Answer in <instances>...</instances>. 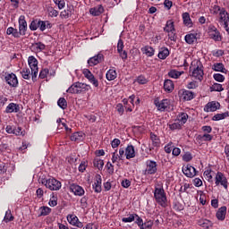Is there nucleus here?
<instances>
[{"label":"nucleus","mask_w":229,"mask_h":229,"mask_svg":"<svg viewBox=\"0 0 229 229\" xmlns=\"http://www.w3.org/2000/svg\"><path fill=\"white\" fill-rule=\"evenodd\" d=\"M90 85L85 84L83 82H74L67 90L69 94H83L90 90Z\"/></svg>","instance_id":"f257e3e1"},{"label":"nucleus","mask_w":229,"mask_h":229,"mask_svg":"<svg viewBox=\"0 0 229 229\" xmlns=\"http://www.w3.org/2000/svg\"><path fill=\"white\" fill-rule=\"evenodd\" d=\"M154 198L158 205L164 208L167 207V196L165 195L164 187H155Z\"/></svg>","instance_id":"f03ea898"},{"label":"nucleus","mask_w":229,"mask_h":229,"mask_svg":"<svg viewBox=\"0 0 229 229\" xmlns=\"http://www.w3.org/2000/svg\"><path fill=\"white\" fill-rule=\"evenodd\" d=\"M28 64L31 70L32 81L35 82L37 81V74H38V61L35 56L30 55L29 56Z\"/></svg>","instance_id":"7ed1b4c3"},{"label":"nucleus","mask_w":229,"mask_h":229,"mask_svg":"<svg viewBox=\"0 0 229 229\" xmlns=\"http://www.w3.org/2000/svg\"><path fill=\"white\" fill-rule=\"evenodd\" d=\"M43 185L49 191H60L62 189V182L55 178H49L42 181Z\"/></svg>","instance_id":"20e7f679"},{"label":"nucleus","mask_w":229,"mask_h":229,"mask_svg":"<svg viewBox=\"0 0 229 229\" xmlns=\"http://www.w3.org/2000/svg\"><path fill=\"white\" fill-rule=\"evenodd\" d=\"M205 72H203V66L197 64L196 68L193 69L191 76L195 78V80H199V81H203V76Z\"/></svg>","instance_id":"39448f33"},{"label":"nucleus","mask_w":229,"mask_h":229,"mask_svg":"<svg viewBox=\"0 0 229 229\" xmlns=\"http://www.w3.org/2000/svg\"><path fill=\"white\" fill-rule=\"evenodd\" d=\"M208 35L210 38L215 40V42H221V34L215 26H210L208 28Z\"/></svg>","instance_id":"423d86ee"},{"label":"nucleus","mask_w":229,"mask_h":229,"mask_svg":"<svg viewBox=\"0 0 229 229\" xmlns=\"http://www.w3.org/2000/svg\"><path fill=\"white\" fill-rule=\"evenodd\" d=\"M83 74L87 80H89V83H92L95 87H99V81L94 74H92V72H90L89 69L83 70Z\"/></svg>","instance_id":"0eeeda50"},{"label":"nucleus","mask_w":229,"mask_h":229,"mask_svg":"<svg viewBox=\"0 0 229 229\" xmlns=\"http://www.w3.org/2000/svg\"><path fill=\"white\" fill-rule=\"evenodd\" d=\"M154 105L157 106V110L160 112H165V110L171 105V100L167 98L163 99L161 102L155 100Z\"/></svg>","instance_id":"6e6552de"},{"label":"nucleus","mask_w":229,"mask_h":229,"mask_svg":"<svg viewBox=\"0 0 229 229\" xmlns=\"http://www.w3.org/2000/svg\"><path fill=\"white\" fill-rule=\"evenodd\" d=\"M19 30L22 36L26 35V31H28V22L25 15H21L19 18Z\"/></svg>","instance_id":"1a4fd4ad"},{"label":"nucleus","mask_w":229,"mask_h":229,"mask_svg":"<svg viewBox=\"0 0 229 229\" xmlns=\"http://www.w3.org/2000/svg\"><path fill=\"white\" fill-rule=\"evenodd\" d=\"M67 221L72 226H76L77 228H83V223L80 222V219L78 216H76V215H68Z\"/></svg>","instance_id":"9d476101"},{"label":"nucleus","mask_w":229,"mask_h":229,"mask_svg":"<svg viewBox=\"0 0 229 229\" xmlns=\"http://www.w3.org/2000/svg\"><path fill=\"white\" fill-rule=\"evenodd\" d=\"M5 81L10 85V87L16 88L19 85V80H17V75L14 73H9L5 76Z\"/></svg>","instance_id":"9b49d317"},{"label":"nucleus","mask_w":229,"mask_h":229,"mask_svg":"<svg viewBox=\"0 0 229 229\" xmlns=\"http://www.w3.org/2000/svg\"><path fill=\"white\" fill-rule=\"evenodd\" d=\"M146 165H147V168H146L145 172L147 173V174H155V173H157V162L152 161V160H148L146 162Z\"/></svg>","instance_id":"f8f14e48"},{"label":"nucleus","mask_w":229,"mask_h":229,"mask_svg":"<svg viewBox=\"0 0 229 229\" xmlns=\"http://www.w3.org/2000/svg\"><path fill=\"white\" fill-rule=\"evenodd\" d=\"M223 185L225 189H228V182L226 181V177L223 175V173L218 172L216 175V185Z\"/></svg>","instance_id":"ddd939ff"},{"label":"nucleus","mask_w":229,"mask_h":229,"mask_svg":"<svg viewBox=\"0 0 229 229\" xmlns=\"http://www.w3.org/2000/svg\"><path fill=\"white\" fill-rule=\"evenodd\" d=\"M182 173L187 176V178H194V175L196 174V168L191 165H187L182 167Z\"/></svg>","instance_id":"4468645a"},{"label":"nucleus","mask_w":229,"mask_h":229,"mask_svg":"<svg viewBox=\"0 0 229 229\" xmlns=\"http://www.w3.org/2000/svg\"><path fill=\"white\" fill-rule=\"evenodd\" d=\"M104 56L103 54H98L97 55H94L93 57L89 58L88 60L89 65L90 67H94V65H98V64H101L103 62Z\"/></svg>","instance_id":"2eb2a0df"},{"label":"nucleus","mask_w":229,"mask_h":229,"mask_svg":"<svg viewBox=\"0 0 229 229\" xmlns=\"http://www.w3.org/2000/svg\"><path fill=\"white\" fill-rule=\"evenodd\" d=\"M70 190L75 196H83L85 194V190H83V187L78 185V184H71L70 185Z\"/></svg>","instance_id":"dca6fc26"},{"label":"nucleus","mask_w":229,"mask_h":229,"mask_svg":"<svg viewBox=\"0 0 229 229\" xmlns=\"http://www.w3.org/2000/svg\"><path fill=\"white\" fill-rule=\"evenodd\" d=\"M219 108H221V104H219V102H208L204 110L206 112H216V110H219Z\"/></svg>","instance_id":"f3484780"},{"label":"nucleus","mask_w":229,"mask_h":229,"mask_svg":"<svg viewBox=\"0 0 229 229\" xmlns=\"http://www.w3.org/2000/svg\"><path fill=\"white\" fill-rule=\"evenodd\" d=\"M20 110L21 106L18 104L10 103L5 109V112L6 114H13V112L17 114V112H20Z\"/></svg>","instance_id":"a211bd4d"},{"label":"nucleus","mask_w":229,"mask_h":229,"mask_svg":"<svg viewBox=\"0 0 229 229\" xmlns=\"http://www.w3.org/2000/svg\"><path fill=\"white\" fill-rule=\"evenodd\" d=\"M125 157L127 160H130V158H135V148L133 145H129L125 148Z\"/></svg>","instance_id":"6ab92c4d"},{"label":"nucleus","mask_w":229,"mask_h":229,"mask_svg":"<svg viewBox=\"0 0 229 229\" xmlns=\"http://www.w3.org/2000/svg\"><path fill=\"white\" fill-rule=\"evenodd\" d=\"M103 12H105V8H103V5H98L89 10V13L94 17H99V15H101Z\"/></svg>","instance_id":"aec40b11"},{"label":"nucleus","mask_w":229,"mask_h":229,"mask_svg":"<svg viewBox=\"0 0 229 229\" xmlns=\"http://www.w3.org/2000/svg\"><path fill=\"white\" fill-rule=\"evenodd\" d=\"M38 28L40 31H46V29L51 30V28H53V25L51 24V22H49V21L38 20Z\"/></svg>","instance_id":"412c9836"},{"label":"nucleus","mask_w":229,"mask_h":229,"mask_svg":"<svg viewBox=\"0 0 229 229\" xmlns=\"http://www.w3.org/2000/svg\"><path fill=\"white\" fill-rule=\"evenodd\" d=\"M182 21L184 26H187V28H192L194 23H192V20L191 19V14H189V13H182Z\"/></svg>","instance_id":"4be33fe9"},{"label":"nucleus","mask_w":229,"mask_h":229,"mask_svg":"<svg viewBox=\"0 0 229 229\" xmlns=\"http://www.w3.org/2000/svg\"><path fill=\"white\" fill-rule=\"evenodd\" d=\"M213 71H216V72H224V74H226L228 72V70L225 68V64L223 63H216L212 66Z\"/></svg>","instance_id":"5701e85b"},{"label":"nucleus","mask_w":229,"mask_h":229,"mask_svg":"<svg viewBox=\"0 0 229 229\" xmlns=\"http://www.w3.org/2000/svg\"><path fill=\"white\" fill-rule=\"evenodd\" d=\"M226 217V206H223L220 208H218V211L216 212V218L218 221H225V218Z\"/></svg>","instance_id":"b1692460"},{"label":"nucleus","mask_w":229,"mask_h":229,"mask_svg":"<svg viewBox=\"0 0 229 229\" xmlns=\"http://www.w3.org/2000/svg\"><path fill=\"white\" fill-rule=\"evenodd\" d=\"M72 10H73L72 6L67 5V8L64 9L60 13L61 19H69V17H71V15H72Z\"/></svg>","instance_id":"393cba45"},{"label":"nucleus","mask_w":229,"mask_h":229,"mask_svg":"<svg viewBox=\"0 0 229 229\" xmlns=\"http://www.w3.org/2000/svg\"><path fill=\"white\" fill-rule=\"evenodd\" d=\"M6 34L13 35L14 38H21V35H22V33L20 30L14 29L13 27H9L6 30Z\"/></svg>","instance_id":"a878e982"},{"label":"nucleus","mask_w":229,"mask_h":229,"mask_svg":"<svg viewBox=\"0 0 229 229\" xmlns=\"http://www.w3.org/2000/svg\"><path fill=\"white\" fill-rule=\"evenodd\" d=\"M198 34L197 33H190V34H187L185 37H184V40L186 42V44H193L194 42H196V40H198Z\"/></svg>","instance_id":"bb28decb"},{"label":"nucleus","mask_w":229,"mask_h":229,"mask_svg":"<svg viewBox=\"0 0 229 229\" xmlns=\"http://www.w3.org/2000/svg\"><path fill=\"white\" fill-rule=\"evenodd\" d=\"M141 52L143 55H146V56H153L155 55V48L150 46H145L141 48Z\"/></svg>","instance_id":"cd10ccee"},{"label":"nucleus","mask_w":229,"mask_h":229,"mask_svg":"<svg viewBox=\"0 0 229 229\" xmlns=\"http://www.w3.org/2000/svg\"><path fill=\"white\" fill-rule=\"evenodd\" d=\"M164 89L165 92H173L174 90V83L171 80H165L164 82Z\"/></svg>","instance_id":"c85d7f7f"},{"label":"nucleus","mask_w":229,"mask_h":229,"mask_svg":"<svg viewBox=\"0 0 229 229\" xmlns=\"http://www.w3.org/2000/svg\"><path fill=\"white\" fill-rule=\"evenodd\" d=\"M96 178H97V180L93 184V189H94L95 192L99 193V192H101V182H102V180H101V176L99 174H97Z\"/></svg>","instance_id":"c756f323"},{"label":"nucleus","mask_w":229,"mask_h":229,"mask_svg":"<svg viewBox=\"0 0 229 229\" xmlns=\"http://www.w3.org/2000/svg\"><path fill=\"white\" fill-rule=\"evenodd\" d=\"M164 31H165L166 33H169L171 31H176V29H174V21H173V20H169L166 21Z\"/></svg>","instance_id":"7c9ffc66"},{"label":"nucleus","mask_w":229,"mask_h":229,"mask_svg":"<svg viewBox=\"0 0 229 229\" xmlns=\"http://www.w3.org/2000/svg\"><path fill=\"white\" fill-rule=\"evenodd\" d=\"M106 78L108 81H114V80L117 78V72L114 69H110L109 71H107Z\"/></svg>","instance_id":"2f4dec72"},{"label":"nucleus","mask_w":229,"mask_h":229,"mask_svg":"<svg viewBox=\"0 0 229 229\" xmlns=\"http://www.w3.org/2000/svg\"><path fill=\"white\" fill-rule=\"evenodd\" d=\"M157 56L160 60H165L167 56H169V49H167L166 47L161 48Z\"/></svg>","instance_id":"473e14b6"},{"label":"nucleus","mask_w":229,"mask_h":229,"mask_svg":"<svg viewBox=\"0 0 229 229\" xmlns=\"http://www.w3.org/2000/svg\"><path fill=\"white\" fill-rule=\"evenodd\" d=\"M150 139L152 140V146H154V148H160V138H158V136L151 132Z\"/></svg>","instance_id":"72a5a7b5"},{"label":"nucleus","mask_w":229,"mask_h":229,"mask_svg":"<svg viewBox=\"0 0 229 229\" xmlns=\"http://www.w3.org/2000/svg\"><path fill=\"white\" fill-rule=\"evenodd\" d=\"M199 226H201V228L208 229L212 227V222L207 219H201L198 222Z\"/></svg>","instance_id":"f704fd0d"},{"label":"nucleus","mask_w":229,"mask_h":229,"mask_svg":"<svg viewBox=\"0 0 229 229\" xmlns=\"http://www.w3.org/2000/svg\"><path fill=\"white\" fill-rule=\"evenodd\" d=\"M182 98L184 99V101H191V99H194V92L191 90L183 91Z\"/></svg>","instance_id":"c9c22d12"},{"label":"nucleus","mask_w":229,"mask_h":229,"mask_svg":"<svg viewBox=\"0 0 229 229\" xmlns=\"http://www.w3.org/2000/svg\"><path fill=\"white\" fill-rule=\"evenodd\" d=\"M226 117H229V112L215 114L212 117V121H222V119H226Z\"/></svg>","instance_id":"e433bc0d"},{"label":"nucleus","mask_w":229,"mask_h":229,"mask_svg":"<svg viewBox=\"0 0 229 229\" xmlns=\"http://www.w3.org/2000/svg\"><path fill=\"white\" fill-rule=\"evenodd\" d=\"M187 119H189V114H187V113H181V114L177 116V121H179V123H181V125L185 124V123H187Z\"/></svg>","instance_id":"4c0bfd02"},{"label":"nucleus","mask_w":229,"mask_h":229,"mask_svg":"<svg viewBox=\"0 0 229 229\" xmlns=\"http://www.w3.org/2000/svg\"><path fill=\"white\" fill-rule=\"evenodd\" d=\"M85 133L83 132H74L71 137V140H72L73 142H76L77 140H81V139H83Z\"/></svg>","instance_id":"58836bf2"},{"label":"nucleus","mask_w":229,"mask_h":229,"mask_svg":"<svg viewBox=\"0 0 229 229\" xmlns=\"http://www.w3.org/2000/svg\"><path fill=\"white\" fill-rule=\"evenodd\" d=\"M182 74H183V72H179L176 70H172L168 72V76L170 78H174V80H177V78L181 77Z\"/></svg>","instance_id":"ea45409f"},{"label":"nucleus","mask_w":229,"mask_h":229,"mask_svg":"<svg viewBox=\"0 0 229 229\" xmlns=\"http://www.w3.org/2000/svg\"><path fill=\"white\" fill-rule=\"evenodd\" d=\"M21 74L23 80H30V78H31V72H30V68H23Z\"/></svg>","instance_id":"a19ab883"},{"label":"nucleus","mask_w":229,"mask_h":229,"mask_svg":"<svg viewBox=\"0 0 229 229\" xmlns=\"http://www.w3.org/2000/svg\"><path fill=\"white\" fill-rule=\"evenodd\" d=\"M93 165L95 167H98V169L101 170L103 169V165H105V162L103 161V159L96 158L93 161Z\"/></svg>","instance_id":"79ce46f5"},{"label":"nucleus","mask_w":229,"mask_h":229,"mask_svg":"<svg viewBox=\"0 0 229 229\" xmlns=\"http://www.w3.org/2000/svg\"><path fill=\"white\" fill-rule=\"evenodd\" d=\"M220 15V21H227L229 19L228 12H226V9L222 8L221 12L219 13Z\"/></svg>","instance_id":"37998d69"},{"label":"nucleus","mask_w":229,"mask_h":229,"mask_svg":"<svg viewBox=\"0 0 229 229\" xmlns=\"http://www.w3.org/2000/svg\"><path fill=\"white\" fill-rule=\"evenodd\" d=\"M57 105L62 110H65L67 108V100H65L64 98H60L57 101Z\"/></svg>","instance_id":"c03bdc74"},{"label":"nucleus","mask_w":229,"mask_h":229,"mask_svg":"<svg viewBox=\"0 0 229 229\" xmlns=\"http://www.w3.org/2000/svg\"><path fill=\"white\" fill-rule=\"evenodd\" d=\"M4 221L5 223H10V221H13V215H12V210L8 209L5 212V216H4Z\"/></svg>","instance_id":"a18cd8bd"},{"label":"nucleus","mask_w":229,"mask_h":229,"mask_svg":"<svg viewBox=\"0 0 229 229\" xmlns=\"http://www.w3.org/2000/svg\"><path fill=\"white\" fill-rule=\"evenodd\" d=\"M211 90H213L215 92H223V90H225V89H223V85H221L219 83H214L211 86Z\"/></svg>","instance_id":"49530a36"},{"label":"nucleus","mask_w":229,"mask_h":229,"mask_svg":"<svg viewBox=\"0 0 229 229\" xmlns=\"http://www.w3.org/2000/svg\"><path fill=\"white\" fill-rule=\"evenodd\" d=\"M13 135H16L17 137L21 135V137H24L26 135V131H22V128L17 127V128H14Z\"/></svg>","instance_id":"de8ad7c7"},{"label":"nucleus","mask_w":229,"mask_h":229,"mask_svg":"<svg viewBox=\"0 0 229 229\" xmlns=\"http://www.w3.org/2000/svg\"><path fill=\"white\" fill-rule=\"evenodd\" d=\"M40 210V216H49V214H51V208L49 207H41Z\"/></svg>","instance_id":"09e8293b"},{"label":"nucleus","mask_w":229,"mask_h":229,"mask_svg":"<svg viewBox=\"0 0 229 229\" xmlns=\"http://www.w3.org/2000/svg\"><path fill=\"white\" fill-rule=\"evenodd\" d=\"M30 30L31 31H37V30H38V20H34L30 22Z\"/></svg>","instance_id":"8fccbe9b"},{"label":"nucleus","mask_w":229,"mask_h":229,"mask_svg":"<svg viewBox=\"0 0 229 229\" xmlns=\"http://www.w3.org/2000/svg\"><path fill=\"white\" fill-rule=\"evenodd\" d=\"M122 221L123 223H133L135 221V214H131L128 217H123Z\"/></svg>","instance_id":"3c124183"},{"label":"nucleus","mask_w":229,"mask_h":229,"mask_svg":"<svg viewBox=\"0 0 229 229\" xmlns=\"http://www.w3.org/2000/svg\"><path fill=\"white\" fill-rule=\"evenodd\" d=\"M213 78L216 81H218L219 83H223V81H225V77L221 73H215L213 75Z\"/></svg>","instance_id":"603ef678"},{"label":"nucleus","mask_w":229,"mask_h":229,"mask_svg":"<svg viewBox=\"0 0 229 229\" xmlns=\"http://www.w3.org/2000/svg\"><path fill=\"white\" fill-rule=\"evenodd\" d=\"M213 138L214 137L208 133L198 136L199 140H212Z\"/></svg>","instance_id":"864d4df0"},{"label":"nucleus","mask_w":229,"mask_h":229,"mask_svg":"<svg viewBox=\"0 0 229 229\" xmlns=\"http://www.w3.org/2000/svg\"><path fill=\"white\" fill-rule=\"evenodd\" d=\"M47 74H49V69L45 68V69H43V70L40 71V72H39V78H40L41 80H44V79H46V78L47 77Z\"/></svg>","instance_id":"5fc2aeb1"},{"label":"nucleus","mask_w":229,"mask_h":229,"mask_svg":"<svg viewBox=\"0 0 229 229\" xmlns=\"http://www.w3.org/2000/svg\"><path fill=\"white\" fill-rule=\"evenodd\" d=\"M134 221L136 225L140 226V228H141L142 225L144 224V222L142 221V218H140V216H139V215L137 214H134Z\"/></svg>","instance_id":"6e6d98bb"},{"label":"nucleus","mask_w":229,"mask_h":229,"mask_svg":"<svg viewBox=\"0 0 229 229\" xmlns=\"http://www.w3.org/2000/svg\"><path fill=\"white\" fill-rule=\"evenodd\" d=\"M168 33V38L169 40H171L172 42H176V31H170L167 32Z\"/></svg>","instance_id":"4d7b16f0"},{"label":"nucleus","mask_w":229,"mask_h":229,"mask_svg":"<svg viewBox=\"0 0 229 229\" xmlns=\"http://www.w3.org/2000/svg\"><path fill=\"white\" fill-rule=\"evenodd\" d=\"M140 228L141 229H151V228H153V222L148 221L146 223H143Z\"/></svg>","instance_id":"13d9d810"},{"label":"nucleus","mask_w":229,"mask_h":229,"mask_svg":"<svg viewBox=\"0 0 229 229\" xmlns=\"http://www.w3.org/2000/svg\"><path fill=\"white\" fill-rule=\"evenodd\" d=\"M182 160H184V162H191V160H192V154H191V152H186L182 156Z\"/></svg>","instance_id":"bf43d9fd"},{"label":"nucleus","mask_w":229,"mask_h":229,"mask_svg":"<svg viewBox=\"0 0 229 229\" xmlns=\"http://www.w3.org/2000/svg\"><path fill=\"white\" fill-rule=\"evenodd\" d=\"M137 81L140 83V85H146V83H148V79L142 75H140Z\"/></svg>","instance_id":"052dcab7"},{"label":"nucleus","mask_w":229,"mask_h":229,"mask_svg":"<svg viewBox=\"0 0 229 229\" xmlns=\"http://www.w3.org/2000/svg\"><path fill=\"white\" fill-rule=\"evenodd\" d=\"M48 15L50 17H58V11L51 7L50 9H48Z\"/></svg>","instance_id":"680f3d73"},{"label":"nucleus","mask_w":229,"mask_h":229,"mask_svg":"<svg viewBox=\"0 0 229 229\" xmlns=\"http://www.w3.org/2000/svg\"><path fill=\"white\" fill-rule=\"evenodd\" d=\"M121 185L122 187H123V189H128V187L131 185V182L128 179H124L123 181H122Z\"/></svg>","instance_id":"e2e57ef3"},{"label":"nucleus","mask_w":229,"mask_h":229,"mask_svg":"<svg viewBox=\"0 0 229 229\" xmlns=\"http://www.w3.org/2000/svg\"><path fill=\"white\" fill-rule=\"evenodd\" d=\"M34 46L36 47V49H38L39 51H44V49H46V45L42 42L35 43Z\"/></svg>","instance_id":"0e129e2a"},{"label":"nucleus","mask_w":229,"mask_h":229,"mask_svg":"<svg viewBox=\"0 0 229 229\" xmlns=\"http://www.w3.org/2000/svg\"><path fill=\"white\" fill-rule=\"evenodd\" d=\"M212 55L213 56L219 58V56H223V55H225V51H223L222 49L216 50V51H213Z\"/></svg>","instance_id":"69168bd1"},{"label":"nucleus","mask_w":229,"mask_h":229,"mask_svg":"<svg viewBox=\"0 0 229 229\" xmlns=\"http://www.w3.org/2000/svg\"><path fill=\"white\" fill-rule=\"evenodd\" d=\"M106 167L108 174H114V165H112L110 162H107Z\"/></svg>","instance_id":"338daca9"},{"label":"nucleus","mask_w":229,"mask_h":229,"mask_svg":"<svg viewBox=\"0 0 229 229\" xmlns=\"http://www.w3.org/2000/svg\"><path fill=\"white\" fill-rule=\"evenodd\" d=\"M187 89H198V82L194 81H191L190 83H188Z\"/></svg>","instance_id":"774afa93"}]
</instances>
